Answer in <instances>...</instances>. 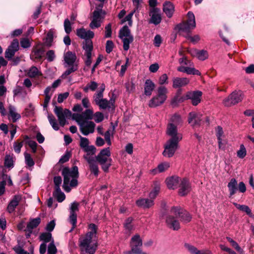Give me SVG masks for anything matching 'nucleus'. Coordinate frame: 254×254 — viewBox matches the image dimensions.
<instances>
[{
	"instance_id": "nucleus-1",
	"label": "nucleus",
	"mask_w": 254,
	"mask_h": 254,
	"mask_svg": "<svg viewBox=\"0 0 254 254\" xmlns=\"http://www.w3.org/2000/svg\"><path fill=\"white\" fill-rule=\"evenodd\" d=\"M54 112L58 118L59 124L64 127L66 123V119L71 118L77 123L84 121H89L93 119V112L91 109H87L81 114H72L67 109H63L62 108L56 106Z\"/></svg>"
},
{
	"instance_id": "nucleus-2",
	"label": "nucleus",
	"mask_w": 254,
	"mask_h": 254,
	"mask_svg": "<svg viewBox=\"0 0 254 254\" xmlns=\"http://www.w3.org/2000/svg\"><path fill=\"white\" fill-rule=\"evenodd\" d=\"M89 231L79 239L80 246L83 251L89 254H94L97 248L96 226L91 224L89 226Z\"/></svg>"
},
{
	"instance_id": "nucleus-3",
	"label": "nucleus",
	"mask_w": 254,
	"mask_h": 254,
	"mask_svg": "<svg viewBox=\"0 0 254 254\" xmlns=\"http://www.w3.org/2000/svg\"><path fill=\"white\" fill-rule=\"evenodd\" d=\"M62 175L64 176L63 188L65 191L69 192L71 188L77 185L78 168L77 166H74L71 169L64 168L62 171Z\"/></svg>"
},
{
	"instance_id": "nucleus-4",
	"label": "nucleus",
	"mask_w": 254,
	"mask_h": 254,
	"mask_svg": "<svg viewBox=\"0 0 254 254\" xmlns=\"http://www.w3.org/2000/svg\"><path fill=\"white\" fill-rule=\"evenodd\" d=\"M105 89V85L102 84L99 90L97 91L93 96V102L97 105L100 109H107L113 108L114 100H108L103 97V92Z\"/></svg>"
},
{
	"instance_id": "nucleus-5",
	"label": "nucleus",
	"mask_w": 254,
	"mask_h": 254,
	"mask_svg": "<svg viewBox=\"0 0 254 254\" xmlns=\"http://www.w3.org/2000/svg\"><path fill=\"white\" fill-rule=\"evenodd\" d=\"M96 160L101 166L102 170L104 172H107L112 162L109 147L101 150L96 156Z\"/></svg>"
},
{
	"instance_id": "nucleus-6",
	"label": "nucleus",
	"mask_w": 254,
	"mask_h": 254,
	"mask_svg": "<svg viewBox=\"0 0 254 254\" xmlns=\"http://www.w3.org/2000/svg\"><path fill=\"white\" fill-rule=\"evenodd\" d=\"M196 26L195 19L194 14L191 11L187 13V20L178 25L180 31L189 32L190 30L193 29Z\"/></svg>"
},
{
	"instance_id": "nucleus-7",
	"label": "nucleus",
	"mask_w": 254,
	"mask_h": 254,
	"mask_svg": "<svg viewBox=\"0 0 254 254\" xmlns=\"http://www.w3.org/2000/svg\"><path fill=\"white\" fill-rule=\"evenodd\" d=\"M181 140L170 138L164 145L163 154L167 157H172L178 147V143Z\"/></svg>"
},
{
	"instance_id": "nucleus-8",
	"label": "nucleus",
	"mask_w": 254,
	"mask_h": 254,
	"mask_svg": "<svg viewBox=\"0 0 254 254\" xmlns=\"http://www.w3.org/2000/svg\"><path fill=\"white\" fill-rule=\"evenodd\" d=\"M119 37L123 42L124 49L125 51H127L129 48V44L133 40L127 26H125L120 30Z\"/></svg>"
},
{
	"instance_id": "nucleus-9",
	"label": "nucleus",
	"mask_w": 254,
	"mask_h": 254,
	"mask_svg": "<svg viewBox=\"0 0 254 254\" xmlns=\"http://www.w3.org/2000/svg\"><path fill=\"white\" fill-rule=\"evenodd\" d=\"M228 190L229 191L230 196L234 195L237 190L242 193H244L246 191V187L244 182H240L238 185L237 180L235 178H232L230 180L227 185Z\"/></svg>"
},
{
	"instance_id": "nucleus-10",
	"label": "nucleus",
	"mask_w": 254,
	"mask_h": 254,
	"mask_svg": "<svg viewBox=\"0 0 254 254\" xmlns=\"http://www.w3.org/2000/svg\"><path fill=\"white\" fill-rule=\"evenodd\" d=\"M242 99V92L240 91H234L223 100V104L225 106L229 107L238 103Z\"/></svg>"
},
{
	"instance_id": "nucleus-11",
	"label": "nucleus",
	"mask_w": 254,
	"mask_h": 254,
	"mask_svg": "<svg viewBox=\"0 0 254 254\" xmlns=\"http://www.w3.org/2000/svg\"><path fill=\"white\" fill-rule=\"evenodd\" d=\"M171 212L180 218L181 221L185 223L189 222L191 219L190 214L180 206L173 207L171 209Z\"/></svg>"
},
{
	"instance_id": "nucleus-12",
	"label": "nucleus",
	"mask_w": 254,
	"mask_h": 254,
	"mask_svg": "<svg viewBox=\"0 0 254 254\" xmlns=\"http://www.w3.org/2000/svg\"><path fill=\"white\" fill-rule=\"evenodd\" d=\"M105 15V13L101 9L95 10L93 12L92 20L90 23V27L93 29L101 26Z\"/></svg>"
},
{
	"instance_id": "nucleus-13",
	"label": "nucleus",
	"mask_w": 254,
	"mask_h": 254,
	"mask_svg": "<svg viewBox=\"0 0 254 254\" xmlns=\"http://www.w3.org/2000/svg\"><path fill=\"white\" fill-rule=\"evenodd\" d=\"M82 48L84 51L85 64L87 66H90L92 63V52L93 49L92 42L91 41H86L83 43Z\"/></svg>"
},
{
	"instance_id": "nucleus-14",
	"label": "nucleus",
	"mask_w": 254,
	"mask_h": 254,
	"mask_svg": "<svg viewBox=\"0 0 254 254\" xmlns=\"http://www.w3.org/2000/svg\"><path fill=\"white\" fill-rule=\"evenodd\" d=\"M79 126L81 132L84 135H88L94 132L95 124L92 121H84L77 123Z\"/></svg>"
},
{
	"instance_id": "nucleus-15",
	"label": "nucleus",
	"mask_w": 254,
	"mask_h": 254,
	"mask_svg": "<svg viewBox=\"0 0 254 254\" xmlns=\"http://www.w3.org/2000/svg\"><path fill=\"white\" fill-rule=\"evenodd\" d=\"M79 204L74 202L72 203L70 206V215L68 218L69 222L72 224V228L70 232L72 231L76 227L77 223L76 212L78 211Z\"/></svg>"
},
{
	"instance_id": "nucleus-16",
	"label": "nucleus",
	"mask_w": 254,
	"mask_h": 254,
	"mask_svg": "<svg viewBox=\"0 0 254 254\" xmlns=\"http://www.w3.org/2000/svg\"><path fill=\"white\" fill-rule=\"evenodd\" d=\"M149 15L150 17L149 22L155 25L159 24L162 19L160 9L158 8H150Z\"/></svg>"
},
{
	"instance_id": "nucleus-17",
	"label": "nucleus",
	"mask_w": 254,
	"mask_h": 254,
	"mask_svg": "<svg viewBox=\"0 0 254 254\" xmlns=\"http://www.w3.org/2000/svg\"><path fill=\"white\" fill-rule=\"evenodd\" d=\"M179 218L175 215L172 214L170 212L169 214L166 218V223L169 228L172 229L174 230H178L180 228V225L177 218Z\"/></svg>"
},
{
	"instance_id": "nucleus-18",
	"label": "nucleus",
	"mask_w": 254,
	"mask_h": 254,
	"mask_svg": "<svg viewBox=\"0 0 254 254\" xmlns=\"http://www.w3.org/2000/svg\"><path fill=\"white\" fill-rule=\"evenodd\" d=\"M40 240L44 241V243L41 244L40 246V253L41 254H44L46 253L47 249L46 243L50 242V243L54 241L52 239V234L50 233H44L40 236Z\"/></svg>"
},
{
	"instance_id": "nucleus-19",
	"label": "nucleus",
	"mask_w": 254,
	"mask_h": 254,
	"mask_svg": "<svg viewBox=\"0 0 254 254\" xmlns=\"http://www.w3.org/2000/svg\"><path fill=\"white\" fill-rule=\"evenodd\" d=\"M76 35L80 38L85 40L83 43L86 41H91L90 39L93 38L94 36V33L93 31L86 30L83 28L77 29L76 30Z\"/></svg>"
},
{
	"instance_id": "nucleus-20",
	"label": "nucleus",
	"mask_w": 254,
	"mask_h": 254,
	"mask_svg": "<svg viewBox=\"0 0 254 254\" xmlns=\"http://www.w3.org/2000/svg\"><path fill=\"white\" fill-rule=\"evenodd\" d=\"M167 134L171 137L170 138L178 140L182 139V134L178 132L177 127L173 124H169L167 126Z\"/></svg>"
},
{
	"instance_id": "nucleus-21",
	"label": "nucleus",
	"mask_w": 254,
	"mask_h": 254,
	"mask_svg": "<svg viewBox=\"0 0 254 254\" xmlns=\"http://www.w3.org/2000/svg\"><path fill=\"white\" fill-rule=\"evenodd\" d=\"M202 92L199 91H190L187 93V98L191 101L193 106L197 105L201 101Z\"/></svg>"
},
{
	"instance_id": "nucleus-22",
	"label": "nucleus",
	"mask_w": 254,
	"mask_h": 254,
	"mask_svg": "<svg viewBox=\"0 0 254 254\" xmlns=\"http://www.w3.org/2000/svg\"><path fill=\"white\" fill-rule=\"evenodd\" d=\"M190 190V186L189 181L186 178L183 179L180 184V189L179 190V195L181 196L186 195Z\"/></svg>"
},
{
	"instance_id": "nucleus-23",
	"label": "nucleus",
	"mask_w": 254,
	"mask_h": 254,
	"mask_svg": "<svg viewBox=\"0 0 254 254\" xmlns=\"http://www.w3.org/2000/svg\"><path fill=\"white\" fill-rule=\"evenodd\" d=\"M44 53V47L42 44H38L34 48L31 54V59L33 60H39L43 56Z\"/></svg>"
},
{
	"instance_id": "nucleus-24",
	"label": "nucleus",
	"mask_w": 254,
	"mask_h": 254,
	"mask_svg": "<svg viewBox=\"0 0 254 254\" xmlns=\"http://www.w3.org/2000/svg\"><path fill=\"white\" fill-rule=\"evenodd\" d=\"M163 11L168 17L171 18L175 11L174 5L171 2L166 1L163 4Z\"/></svg>"
},
{
	"instance_id": "nucleus-25",
	"label": "nucleus",
	"mask_w": 254,
	"mask_h": 254,
	"mask_svg": "<svg viewBox=\"0 0 254 254\" xmlns=\"http://www.w3.org/2000/svg\"><path fill=\"white\" fill-rule=\"evenodd\" d=\"M202 116L199 114L191 112L189 114L188 122L192 126L199 125L202 120Z\"/></svg>"
},
{
	"instance_id": "nucleus-26",
	"label": "nucleus",
	"mask_w": 254,
	"mask_h": 254,
	"mask_svg": "<svg viewBox=\"0 0 254 254\" xmlns=\"http://www.w3.org/2000/svg\"><path fill=\"white\" fill-rule=\"evenodd\" d=\"M185 247L191 254H212L209 250H198L194 246L188 243L185 244Z\"/></svg>"
},
{
	"instance_id": "nucleus-27",
	"label": "nucleus",
	"mask_w": 254,
	"mask_h": 254,
	"mask_svg": "<svg viewBox=\"0 0 254 254\" xmlns=\"http://www.w3.org/2000/svg\"><path fill=\"white\" fill-rule=\"evenodd\" d=\"M182 179L178 177H172L166 179V183L169 189H175Z\"/></svg>"
},
{
	"instance_id": "nucleus-28",
	"label": "nucleus",
	"mask_w": 254,
	"mask_h": 254,
	"mask_svg": "<svg viewBox=\"0 0 254 254\" xmlns=\"http://www.w3.org/2000/svg\"><path fill=\"white\" fill-rule=\"evenodd\" d=\"M76 59V55L71 52H67L64 54V61L66 65L65 66L74 65V63Z\"/></svg>"
},
{
	"instance_id": "nucleus-29",
	"label": "nucleus",
	"mask_w": 254,
	"mask_h": 254,
	"mask_svg": "<svg viewBox=\"0 0 254 254\" xmlns=\"http://www.w3.org/2000/svg\"><path fill=\"white\" fill-rule=\"evenodd\" d=\"M190 82L189 79L184 77H175L173 79V87L175 88L181 87L188 84Z\"/></svg>"
},
{
	"instance_id": "nucleus-30",
	"label": "nucleus",
	"mask_w": 254,
	"mask_h": 254,
	"mask_svg": "<svg viewBox=\"0 0 254 254\" xmlns=\"http://www.w3.org/2000/svg\"><path fill=\"white\" fill-rule=\"evenodd\" d=\"M215 132L217 138L218 139V146L220 149L223 148V141L225 137L223 128L220 126H218L215 129Z\"/></svg>"
},
{
	"instance_id": "nucleus-31",
	"label": "nucleus",
	"mask_w": 254,
	"mask_h": 254,
	"mask_svg": "<svg viewBox=\"0 0 254 254\" xmlns=\"http://www.w3.org/2000/svg\"><path fill=\"white\" fill-rule=\"evenodd\" d=\"M136 204L139 207L148 208L154 205V202L150 198H140L136 200Z\"/></svg>"
},
{
	"instance_id": "nucleus-32",
	"label": "nucleus",
	"mask_w": 254,
	"mask_h": 254,
	"mask_svg": "<svg viewBox=\"0 0 254 254\" xmlns=\"http://www.w3.org/2000/svg\"><path fill=\"white\" fill-rule=\"evenodd\" d=\"M83 150L86 153L84 155V158L87 162L94 160L93 156L95 153L96 149L93 145H91L89 147L85 148Z\"/></svg>"
},
{
	"instance_id": "nucleus-33",
	"label": "nucleus",
	"mask_w": 254,
	"mask_h": 254,
	"mask_svg": "<svg viewBox=\"0 0 254 254\" xmlns=\"http://www.w3.org/2000/svg\"><path fill=\"white\" fill-rule=\"evenodd\" d=\"M155 85L150 79H147L144 83V94L150 96L155 89Z\"/></svg>"
},
{
	"instance_id": "nucleus-34",
	"label": "nucleus",
	"mask_w": 254,
	"mask_h": 254,
	"mask_svg": "<svg viewBox=\"0 0 254 254\" xmlns=\"http://www.w3.org/2000/svg\"><path fill=\"white\" fill-rule=\"evenodd\" d=\"M9 113L8 114V119L12 120L13 122H15L21 117L20 114L16 112L15 108L11 105L8 107Z\"/></svg>"
},
{
	"instance_id": "nucleus-35",
	"label": "nucleus",
	"mask_w": 254,
	"mask_h": 254,
	"mask_svg": "<svg viewBox=\"0 0 254 254\" xmlns=\"http://www.w3.org/2000/svg\"><path fill=\"white\" fill-rule=\"evenodd\" d=\"M166 100L156 95L149 101L148 106L151 108H155L163 104Z\"/></svg>"
},
{
	"instance_id": "nucleus-36",
	"label": "nucleus",
	"mask_w": 254,
	"mask_h": 254,
	"mask_svg": "<svg viewBox=\"0 0 254 254\" xmlns=\"http://www.w3.org/2000/svg\"><path fill=\"white\" fill-rule=\"evenodd\" d=\"M170 167V164L168 162H163L159 164L157 168L150 170V173L153 175L162 173L167 170Z\"/></svg>"
},
{
	"instance_id": "nucleus-37",
	"label": "nucleus",
	"mask_w": 254,
	"mask_h": 254,
	"mask_svg": "<svg viewBox=\"0 0 254 254\" xmlns=\"http://www.w3.org/2000/svg\"><path fill=\"white\" fill-rule=\"evenodd\" d=\"M21 197L20 195H15L8 205L7 209L9 213H12L15 210V207L18 205Z\"/></svg>"
},
{
	"instance_id": "nucleus-38",
	"label": "nucleus",
	"mask_w": 254,
	"mask_h": 254,
	"mask_svg": "<svg viewBox=\"0 0 254 254\" xmlns=\"http://www.w3.org/2000/svg\"><path fill=\"white\" fill-rule=\"evenodd\" d=\"M160 190V184L157 181H155L153 184V190L150 192L149 196L151 199H154L158 195Z\"/></svg>"
},
{
	"instance_id": "nucleus-39",
	"label": "nucleus",
	"mask_w": 254,
	"mask_h": 254,
	"mask_svg": "<svg viewBox=\"0 0 254 254\" xmlns=\"http://www.w3.org/2000/svg\"><path fill=\"white\" fill-rule=\"evenodd\" d=\"M168 90L164 86H159L156 90V95L163 99L166 100L167 98V93Z\"/></svg>"
},
{
	"instance_id": "nucleus-40",
	"label": "nucleus",
	"mask_w": 254,
	"mask_h": 254,
	"mask_svg": "<svg viewBox=\"0 0 254 254\" xmlns=\"http://www.w3.org/2000/svg\"><path fill=\"white\" fill-rule=\"evenodd\" d=\"M89 166V169L92 173H93L95 176H97L99 174V168L97 162L95 160H92L87 162Z\"/></svg>"
},
{
	"instance_id": "nucleus-41",
	"label": "nucleus",
	"mask_w": 254,
	"mask_h": 254,
	"mask_svg": "<svg viewBox=\"0 0 254 254\" xmlns=\"http://www.w3.org/2000/svg\"><path fill=\"white\" fill-rule=\"evenodd\" d=\"M27 74L30 77H35L42 75V72L36 66H32L29 69Z\"/></svg>"
},
{
	"instance_id": "nucleus-42",
	"label": "nucleus",
	"mask_w": 254,
	"mask_h": 254,
	"mask_svg": "<svg viewBox=\"0 0 254 254\" xmlns=\"http://www.w3.org/2000/svg\"><path fill=\"white\" fill-rule=\"evenodd\" d=\"M182 123L181 116L178 114L174 115L170 119L169 124H173L178 126Z\"/></svg>"
},
{
	"instance_id": "nucleus-43",
	"label": "nucleus",
	"mask_w": 254,
	"mask_h": 254,
	"mask_svg": "<svg viewBox=\"0 0 254 254\" xmlns=\"http://www.w3.org/2000/svg\"><path fill=\"white\" fill-rule=\"evenodd\" d=\"M41 222V219L39 217H37L33 219L30 220L29 223L27 224V228L28 230H32L34 228H36L40 224Z\"/></svg>"
},
{
	"instance_id": "nucleus-44",
	"label": "nucleus",
	"mask_w": 254,
	"mask_h": 254,
	"mask_svg": "<svg viewBox=\"0 0 254 254\" xmlns=\"http://www.w3.org/2000/svg\"><path fill=\"white\" fill-rule=\"evenodd\" d=\"M48 119L50 125L55 130H58L59 129V124L57 123L55 118L52 115H48Z\"/></svg>"
},
{
	"instance_id": "nucleus-45",
	"label": "nucleus",
	"mask_w": 254,
	"mask_h": 254,
	"mask_svg": "<svg viewBox=\"0 0 254 254\" xmlns=\"http://www.w3.org/2000/svg\"><path fill=\"white\" fill-rule=\"evenodd\" d=\"M54 194L57 197L58 201L60 202L64 201L65 198L64 194L62 192L60 188H58L57 190H55Z\"/></svg>"
},
{
	"instance_id": "nucleus-46",
	"label": "nucleus",
	"mask_w": 254,
	"mask_h": 254,
	"mask_svg": "<svg viewBox=\"0 0 254 254\" xmlns=\"http://www.w3.org/2000/svg\"><path fill=\"white\" fill-rule=\"evenodd\" d=\"M55 31L53 30H50L47 33L45 43L48 46H51L55 37Z\"/></svg>"
},
{
	"instance_id": "nucleus-47",
	"label": "nucleus",
	"mask_w": 254,
	"mask_h": 254,
	"mask_svg": "<svg viewBox=\"0 0 254 254\" xmlns=\"http://www.w3.org/2000/svg\"><path fill=\"white\" fill-rule=\"evenodd\" d=\"M237 156L241 159L244 158L247 155V150L244 144L240 146L239 149L237 152Z\"/></svg>"
},
{
	"instance_id": "nucleus-48",
	"label": "nucleus",
	"mask_w": 254,
	"mask_h": 254,
	"mask_svg": "<svg viewBox=\"0 0 254 254\" xmlns=\"http://www.w3.org/2000/svg\"><path fill=\"white\" fill-rule=\"evenodd\" d=\"M233 204L236 208L240 210L246 212L248 215L251 214V210L248 206L245 205H240L237 203H233Z\"/></svg>"
},
{
	"instance_id": "nucleus-49",
	"label": "nucleus",
	"mask_w": 254,
	"mask_h": 254,
	"mask_svg": "<svg viewBox=\"0 0 254 254\" xmlns=\"http://www.w3.org/2000/svg\"><path fill=\"white\" fill-rule=\"evenodd\" d=\"M24 157H25V163L27 165H28L29 167H32L34 165V164H35L34 161H33V160L30 154L25 152L24 153Z\"/></svg>"
},
{
	"instance_id": "nucleus-50",
	"label": "nucleus",
	"mask_w": 254,
	"mask_h": 254,
	"mask_svg": "<svg viewBox=\"0 0 254 254\" xmlns=\"http://www.w3.org/2000/svg\"><path fill=\"white\" fill-rule=\"evenodd\" d=\"M208 58V53L204 50H199L197 59L201 61H204Z\"/></svg>"
},
{
	"instance_id": "nucleus-51",
	"label": "nucleus",
	"mask_w": 254,
	"mask_h": 254,
	"mask_svg": "<svg viewBox=\"0 0 254 254\" xmlns=\"http://www.w3.org/2000/svg\"><path fill=\"white\" fill-rule=\"evenodd\" d=\"M188 98H187V94L181 96L180 95L176 96L172 101V104H177L179 103H182L184 102L186 100H188Z\"/></svg>"
},
{
	"instance_id": "nucleus-52",
	"label": "nucleus",
	"mask_w": 254,
	"mask_h": 254,
	"mask_svg": "<svg viewBox=\"0 0 254 254\" xmlns=\"http://www.w3.org/2000/svg\"><path fill=\"white\" fill-rule=\"evenodd\" d=\"M159 84L160 86H163L164 84H167L168 83V77L165 73L162 74L159 78Z\"/></svg>"
},
{
	"instance_id": "nucleus-53",
	"label": "nucleus",
	"mask_w": 254,
	"mask_h": 254,
	"mask_svg": "<svg viewBox=\"0 0 254 254\" xmlns=\"http://www.w3.org/2000/svg\"><path fill=\"white\" fill-rule=\"evenodd\" d=\"M80 145L81 147L83 148V150L85 148H86L87 147H89L90 146L88 145L89 141L87 138L80 136Z\"/></svg>"
},
{
	"instance_id": "nucleus-54",
	"label": "nucleus",
	"mask_w": 254,
	"mask_h": 254,
	"mask_svg": "<svg viewBox=\"0 0 254 254\" xmlns=\"http://www.w3.org/2000/svg\"><path fill=\"white\" fill-rule=\"evenodd\" d=\"M71 67L68 68L62 75V78H65L67 75H69L71 73L77 70L76 65L70 66Z\"/></svg>"
},
{
	"instance_id": "nucleus-55",
	"label": "nucleus",
	"mask_w": 254,
	"mask_h": 254,
	"mask_svg": "<svg viewBox=\"0 0 254 254\" xmlns=\"http://www.w3.org/2000/svg\"><path fill=\"white\" fill-rule=\"evenodd\" d=\"M64 28L65 32L69 34L71 31V23L68 19H65L64 22Z\"/></svg>"
},
{
	"instance_id": "nucleus-56",
	"label": "nucleus",
	"mask_w": 254,
	"mask_h": 254,
	"mask_svg": "<svg viewBox=\"0 0 254 254\" xmlns=\"http://www.w3.org/2000/svg\"><path fill=\"white\" fill-rule=\"evenodd\" d=\"M113 130H108L104 134V137L106 141H107L108 144L109 145H110L111 144V136L113 135Z\"/></svg>"
},
{
	"instance_id": "nucleus-57",
	"label": "nucleus",
	"mask_w": 254,
	"mask_h": 254,
	"mask_svg": "<svg viewBox=\"0 0 254 254\" xmlns=\"http://www.w3.org/2000/svg\"><path fill=\"white\" fill-rule=\"evenodd\" d=\"M132 221V218L131 217H129L126 220L124 223V227L127 230L130 231L132 229L131 224Z\"/></svg>"
},
{
	"instance_id": "nucleus-58",
	"label": "nucleus",
	"mask_w": 254,
	"mask_h": 254,
	"mask_svg": "<svg viewBox=\"0 0 254 254\" xmlns=\"http://www.w3.org/2000/svg\"><path fill=\"white\" fill-rule=\"evenodd\" d=\"M23 145V142H14L13 144V148L15 152L19 153L21 148Z\"/></svg>"
},
{
	"instance_id": "nucleus-59",
	"label": "nucleus",
	"mask_w": 254,
	"mask_h": 254,
	"mask_svg": "<svg viewBox=\"0 0 254 254\" xmlns=\"http://www.w3.org/2000/svg\"><path fill=\"white\" fill-rule=\"evenodd\" d=\"M188 74H194V75H200V72L197 69H195L193 67H188L187 68L186 72Z\"/></svg>"
},
{
	"instance_id": "nucleus-60",
	"label": "nucleus",
	"mask_w": 254,
	"mask_h": 254,
	"mask_svg": "<svg viewBox=\"0 0 254 254\" xmlns=\"http://www.w3.org/2000/svg\"><path fill=\"white\" fill-rule=\"evenodd\" d=\"M46 56H47V60L49 62L53 61L56 58L55 52L53 50L48 51L46 53Z\"/></svg>"
},
{
	"instance_id": "nucleus-61",
	"label": "nucleus",
	"mask_w": 254,
	"mask_h": 254,
	"mask_svg": "<svg viewBox=\"0 0 254 254\" xmlns=\"http://www.w3.org/2000/svg\"><path fill=\"white\" fill-rule=\"evenodd\" d=\"M227 240L231 243V245L238 251L241 252L242 249L238 243L230 237L227 238Z\"/></svg>"
},
{
	"instance_id": "nucleus-62",
	"label": "nucleus",
	"mask_w": 254,
	"mask_h": 254,
	"mask_svg": "<svg viewBox=\"0 0 254 254\" xmlns=\"http://www.w3.org/2000/svg\"><path fill=\"white\" fill-rule=\"evenodd\" d=\"M114 45L113 42L111 40H108L106 45V51L107 53L111 52L113 49Z\"/></svg>"
},
{
	"instance_id": "nucleus-63",
	"label": "nucleus",
	"mask_w": 254,
	"mask_h": 254,
	"mask_svg": "<svg viewBox=\"0 0 254 254\" xmlns=\"http://www.w3.org/2000/svg\"><path fill=\"white\" fill-rule=\"evenodd\" d=\"M94 120L96 123H100L104 119V116L102 113L100 112H96L94 115Z\"/></svg>"
},
{
	"instance_id": "nucleus-64",
	"label": "nucleus",
	"mask_w": 254,
	"mask_h": 254,
	"mask_svg": "<svg viewBox=\"0 0 254 254\" xmlns=\"http://www.w3.org/2000/svg\"><path fill=\"white\" fill-rule=\"evenodd\" d=\"M68 96L69 93L67 92L59 94L58 97V102L59 103H62Z\"/></svg>"
}]
</instances>
